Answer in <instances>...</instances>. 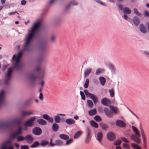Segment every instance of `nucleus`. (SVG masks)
I'll return each mask as SVG.
<instances>
[{
  "label": "nucleus",
  "instance_id": "1",
  "mask_svg": "<svg viewBox=\"0 0 149 149\" xmlns=\"http://www.w3.org/2000/svg\"><path fill=\"white\" fill-rule=\"evenodd\" d=\"M40 24L37 22L35 23L32 27L31 30L28 33L24 39L25 41L24 45L23 48V50L30 51L31 50L30 45V41L34 36L36 31L38 29Z\"/></svg>",
  "mask_w": 149,
  "mask_h": 149
},
{
  "label": "nucleus",
  "instance_id": "2",
  "mask_svg": "<svg viewBox=\"0 0 149 149\" xmlns=\"http://www.w3.org/2000/svg\"><path fill=\"white\" fill-rule=\"evenodd\" d=\"M22 133V128L21 127H19L16 131L11 134V137L12 139L16 138L17 141L18 142L23 141L25 140L24 137L21 136H17V135L21 134Z\"/></svg>",
  "mask_w": 149,
  "mask_h": 149
},
{
  "label": "nucleus",
  "instance_id": "3",
  "mask_svg": "<svg viewBox=\"0 0 149 149\" xmlns=\"http://www.w3.org/2000/svg\"><path fill=\"white\" fill-rule=\"evenodd\" d=\"M11 142V140L6 141L1 144L0 149H14L13 147L10 146Z\"/></svg>",
  "mask_w": 149,
  "mask_h": 149
},
{
  "label": "nucleus",
  "instance_id": "4",
  "mask_svg": "<svg viewBox=\"0 0 149 149\" xmlns=\"http://www.w3.org/2000/svg\"><path fill=\"white\" fill-rule=\"evenodd\" d=\"M84 92L86 95L88 96L90 98L93 100L95 104H96L98 100L96 95L88 92L87 90H84Z\"/></svg>",
  "mask_w": 149,
  "mask_h": 149
},
{
  "label": "nucleus",
  "instance_id": "5",
  "mask_svg": "<svg viewBox=\"0 0 149 149\" xmlns=\"http://www.w3.org/2000/svg\"><path fill=\"white\" fill-rule=\"evenodd\" d=\"M53 139H50V145L51 146H61L63 145V141L59 139H56L55 140L54 142H53Z\"/></svg>",
  "mask_w": 149,
  "mask_h": 149
},
{
  "label": "nucleus",
  "instance_id": "6",
  "mask_svg": "<svg viewBox=\"0 0 149 149\" xmlns=\"http://www.w3.org/2000/svg\"><path fill=\"white\" fill-rule=\"evenodd\" d=\"M21 116L23 117H25L27 116L34 114L33 111L31 110L30 111H22L20 113Z\"/></svg>",
  "mask_w": 149,
  "mask_h": 149
},
{
  "label": "nucleus",
  "instance_id": "7",
  "mask_svg": "<svg viewBox=\"0 0 149 149\" xmlns=\"http://www.w3.org/2000/svg\"><path fill=\"white\" fill-rule=\"evenodd\" d=\"M86 130L87 135L85 139V143H88L90 141L92 136L89 128L87 127Z\"/></svg>",
  "mask_w": 149,
  "mask_h": 149
},
{
  "label": "nucleus",
  "instance_id": "8",
  "mask_svg": "<svg viewBox=\"0 0 149 149\" xmlns=\"http://www.w3.org/2000/svg\"><path fill=\"white\" fill-rule=\"evenodd\" d=\"M140 136V134H139V136H137L136 134H132L131 136V138L135 142L139 144L140 143V140L139 138Z\"/></svg>",
  "mask_w": 149,
  "mask_h": 149
},
{
  "label": "nucleus",
  "instance_id": "9",
  "mask_svg": "<svg viewBox=\"0 0 149 149\" xmlns=\"http://www.w3.org/2000/svg\"><path fill=\"white\" fill-rule=\"evenodd\" d=\"M25 140L28 143H31L34 140V138L32 135L29 134L24 137Z\"/></svg>",
  "mask_w": 149,
  "mask_h": 149
},
{
  "label": "nucleus",
  "instance_id": "10",
  "mask_svg": "<svg viewBox=\"0 0 149 149\" xmlns=\"http://www.w3.org/2000/svg\"><path fill=\"white\" fill-rule=\"evenodd\" d=\"M33 133L36 135H39L42 133L41 129L38 127H35L32 130Z\"/></svg>",
  "mask_w": 149,
  "mask_h": 149
},
{
  "label": "nucleus",
  "instance_id": "11",
  "mask_svg": "<svg viewBox=\"0 0 149 149\" xmlns=\"http://www.w3.org/2000/svg\"><path fill=\"white\" fill-rule=\"evenodd\" d=\"M107 139L110 141H113L115 139L116 136L115 134L111 132H109L107 134Z\"/></svg>",
  "mask_w": 149,
  "mask_h": 149
},
{
  "label": "nucleus",
  "instance_id": "12",
  "mask_svg": "<svg viewBox=\"0 0 149 149\" xmlns=\"http://www.w3.org/2000/svg\"><path fill=\"white\" fill-rule=\"evenodd\" d=\"M104 111L106 116L109 117L111 118L113 116V113L107 107L104 109Z\"/></svg>",
  "mask_w": 149,
  "mask_h": 149
},
{
  "label": "nucleus",
  "instance_id": "13",
  "mask_svg": "<svg viewBox=\"0 0 149 149\" xmlns=\"http://www.w3.org/2000/svg\"><path fill=\"white\" fill-rule=\"evenodd\" d=\"M116 125L120 127H124L126 126V124L122 120H118L116 122Z\"/></svg>",
  "mask_w": 149,
  "mask_h": 149
},
{
  "label": "nucleus",
  "instance_id": "14",
  "mask_svg": "<svg viewBox=\"0 0 149 149\" xmlns=\"http://www.w3.org/2000/svg\"><path fill=\"white\" fill-rule=\"evenodd\" d=\"M101 102L102 104L103 105L107 106L110 104L111 101L107 98L104 97L102 99Z\"/></svg>",
  "mask_w": 149,
  "mask_h": 149
},
{
  "label": "nucleus",
  "instance_id": "15",
  "mask_svg": "<svg viewBox=\"0 0 149 149\" xmlns=\"http://www.w3.org/2000/svg\"><path fill=\"white\" fill-rule=\"evenodd\" d=\"M10 126L9 123H0V129L1 128H9Z\"/></svg>",
  "mask_w": 149,
  "mask_h": 149
},
{
  "label": "nucleus",
  "instance_id": "16",
  "mask_svg": "<svg viewBox=\"0 0 149 149\" xmlns=\"http://www.w3.org/2000/svg\"><path fill=\"white\" fill-rule=\"evenodd\" d=\"M42 117L44 119L48 121L49 123H52L54 122L53 119L52 117H49L48 115L45 114L43 115Z\"/></svg>",
  "mask_w": 149,
  "mask_h": 149
},
{
  "label": "nucleus",
  "instance_id": "17",
  "mask_svg": "<svg viewBox=\"0 0 149 149\" xmlns=\"http://www.w3.org/2000/svg\"><path fill=\"white\" fill-rule=\"evenodd\" d=\"M92 71V69L91 68H88L86 69L84 71V76L86 77L88 76L91 73Z\"/></svg>",
  "mask_w": 149,
  "mask_h": 149
},
{
  "label": "nucleus",
  "instance_id": "18",
  "mask_svg": "<svg viewBox=\"0 0 149 149\" xmlns=\"http://www.w3.org/2000/svg\"><path fill=\"white\" fill-rule=\"evenodd\" d=\"M139 28L140 31L143 33L145 34L147 33V31L146 28L143 24H141L140 25Z\"/></svg>",
  "mask_w": 149,
  "mask_h": 149
},
{
  "label": "nucleus",
  "instance_id": "19",
  "mask_svg": "<svg viewBox=\"0 0 149 149\" xmlns=\"http://www.w3.org/2000/svg\"><path fill=\"white\" fill-rule=\"evenodd\" d=\"M103 137V134L101 132H98L97 136V139L100 142L102 141Z\"/></svg>",
  "mask_w": 149,
  "mask_h": 149
},
{
  "label": "nucleus",
  "instance_id": "20",
  "mask_svg": "<svg viewBox=\"0 0 149 149\" xmlns=\"http://www.w3.org/2000/svg\"><path fill=\"white\" fill-rule=\"evenodd\" d=\"M59 136L60 139L64 140H67L69 139V137L68 135L64 134H60Z\"/></svg>",
  "mask_w": 149,
  "mask_h": 149
},
{
  "label": "nucleus",
  "instance_id": "21",
  "mask_svg": "<svg viewBox=\"0 0 149 149\" xmlns=\"http://www.w3.org/2000/svg\"><path fill=\"white\" fill-rule=\"evenodd\" d=\"M66 123L68 125H72L74 124L75 122V120L72 118H69L65 120Z\"/></svg>",
  "mask_w": 149,
  "mask_h": 149
},
{
  "label": "nucleus",
  "instance_id": "22",
  "mask_svg": "<svg viewBox=\"0 0 149 149\" xmlns=\"http://www.w3.org/2000/svg\"><path fill=\"white\" fill-rule=\"evenodd\" d=\"M37 121L38 123L42 125H46L47 123L46 121L42 119L37 120Z\"/></svg>",
  "mask_w": 149,
  "mask_h": 149
},
{
  "label": "nucleus",
  "instance_id": "23",
  "mask_svg": "<svg viewBox=\"0 0 149 149\" xmlns=\"http://www.w3.org/2000/svg\"><path fill=\"white\" fill-rule=\"evenodd\" d=\"M16 61V64L14 66V68L17 69L18 70H20L22 68V65L20 63L19 61Z\"/></svg>",
  "mask_w": 149,
  "mask_h": 149
},
{
  "label": "nucleus",
  "instance_id": "24",
  "mask_svg": "<svg viewBox=\"0 0 149 149\" xmlns=\"http://www.w3.org/2000/svg\"><path fill=\"white\" fill-rule=\"evenodd\" d=\"M134 23L136 26H138L139 24V19L137 17H135L133 19Z\"/></svg>",
  "mask_w": 149,
  "mask_h": 149
},
{
  "label": "nucleus",
  "instance_id": "25",
  "mask_svg": "<svg viewBox=\"0 0 149 149\" xmlns=\"http://www.w3.org/2000/svg\"><path fill=\"white\" fill-rule=\"evenodd\" d=\"M35 71L40 72V73L42 74V77L43 76V75L44 74V70L43 69H40V66H37L35 69Z\"/></svg>",
  "mask_w": 149,
  "mask_h": 149
},
{
  "label": "nucleus",
  "instance_id": "26",
  "mask_svg": "<svg viewBox=\"0 0 149 149\" xmlns=\"http://www.w3.org/2000/svg\"><path fill=\"white\" fill-rule=\"evenodd\" d=\"M109 108L113 113L116 114L117 113V108L116 107H114L113 106H110Z\"/></svg>",
  "mask_w": 149,
  "mask_h": 149
},
{
  "label": "nucleus",
  "instance_id": "27",
  "mask_svg": "<svg viewBox=\"0 0 149 149\" xmlns=\"http://www.w3.org/2000/svg\"><path fill=\"white\" fill-rule=\"evenodd\" d=\"M52 130L54 132H56L59 128L58 125L56 123H54L52 125Z\"/></svg>",
  "mask_w": 149,
  "mask_h": 149
},
{
  "label": "nucleus",
  "instance_id": "28",
  "mask_svg": "<svg viewBox=\"0 0 149 149\" xmlns=\"http://www.w3.org/2000/svg\"><path fill=\"white\" fill-rule=\"evenodd\" d=\"M104 71V70L101 68H98L96 70L95 72L96 75H98Z\"/></svg>",
  "mask_w": 149,
  "mask_h": 149
},
{
  "label": "nucleus",
  "instance_id": "29",
  "mask_svg": "<svg viewBox=\"0 0 149 149\" xmlns=\"http://www.w3.org/2000/svg\"><path fill=\"white\" fill-rule=\"evenodd\" d=\"M123 12L124 14H129L131 13V10L127 7H125L124 8Z\"/></svg>",
  "mask_w": 149,
  "mask_h": 149
},
{
  "label": "nucleus",
  "instance_id": "30",
  "mask_svg": "<svg viewBox=\"0 0 149 149\" xmlns=\"http://www.w3.org/2000/svg\"><path fill=\"white\" fill-rule=\"evenodd\" d=\"M12 71V69L11 68H9L7 72V73L6 75V77H11V72Z\"/></svg>",
  "mask_w": 149,
  "mask_h": 149
},
{
  "label": "nucleus",
  "instance_id": "31",
  "mask_svg": "<svg viewBox=\"0 0 149 149\" xmlns=\"http://www.w3.org/2000/svg\"><path fill=\"white\" fill-rule=\"evenodd\" d=\"M99 80L102 86L104 85L106 82V79L103 77H100L99 78Z\"/></svg>",
  "mask_w": 149,
  "mask_h": 149
},
{
  "label": "nucleus",
  "instance_id": "32",
  "mask_svg": "<svg viewBox=\"0 0 149 149\" xmlns=\"http://www.w3.org/2000/svg\"><path fill=\"white\" fill-rule=\"evenodd\" d=\"M33 125V123H32L30 120H27L24 124L26 126H28L29 127H32Z\"/></svg>",
  "mask_w": 149,
  "mask_h": 149
},
{
  "label": "nucleus",
  "instance_id": "33",
  "mask_svg": "<svg viewBox=\"0 0 149 149\" xmlns=\"http://www.w3.org/2000/svg\"><path fill=\"white\" fill-rule=\"evenodd\" d=\"M13 123L15 124L20 125L22 123V121L19 119H16L13 120Z\"/></svg>",
  "mask_w": 149,
  "mask_h": 149
},
{
  "label": "nucleus",
  "instance_id": "34",
  "mask_svg": "<svg viewBox=\"0 0 149 149\" xmlns=\"http://www.w3.org/2000/svg\"><path fill=\"white\" fill-rule=\"evenodd\" d=\"M132 147L134 149H141V147L139 145L134 143H132L131 144Z\"/></svg>",
  "mask_w": 149,
  "mask_h": 149
},
{
  "label": "nucleus",
  "instance_id": "35",
  "mask_svg": "<svg viewBox=\"0 0 149 149\" xmlns=\"http://www.w3.org/2000/svg\"><path fill=\"white\" fill-rule=\"evenodd\" d=\"M4 91L3 90H1V93H0V103H2L3 102V99L4 97Z\"/></svg>",
  "mask_w": 149,
  "mask_h": 149
},
{
  "label": "nucleus",
  "instance_id": "36",
  "mask_svg": "<svg viewBox=\"0 0 149 149\" xmlns=\"http://www.w3.org/2000/svg\"><path fill=\"white\" fill-rule=\"evenodd\" d=\"M91 125L93 127L95 128H98V126L97 123L93 120H91L90 121Z\"/></svg>",
  "mask_w": 149,
  "mask_h": 149
},
{
  "label": "nucleus",
  "instance_id": "37",
  "mask_svg": "<svg viewBox=\"0 0 149 149\" xmlns=\"http://www.w3.org/2000/svg\"><path fill=\"white\" fill-rule=\"evenodd\" d=\"M82 134L81 131H78L77 132L74 136V139H77Z\"/></svg>",
  "mask_w": 149,
  "mask_h": 149
},
{
  "label": "nucleus",
  "instance_id": "38",
  "mask_svg": "<svg viewBox=\"0 0 149 149\" xmlns=\"http://www.w3.org/2000/svg\"><path fill=\"white\" fill-rule=\"evenodd\" d=\"M40 144L39 142L38 141L34 142L33 144L31 145L30 147L31 148H34L38 146Z\"/></svg>",
  "mask_w": 149,
  "mask_h": 149
},
{
  "label": "nucleus",
  "instance_id": "39",
  "mask_svg": "<svg viewBox=\"0 0 149 149\" xmlns=\"http://www.w3.org/2000/svg\"><path fill=\"white\" fill-rule=\"evenodd\" d=\"M141 133L142 137L143 143H146L147 141L146 140V136L143 131L142 130H141Z\"/></svg>",
  "mask_w": 149,
  "mask_h": 149
},
{
  "label": "nucleus",
  "instance_id": "40",
  "mask_svg": "<svg viewBox=\"0 0 149 149\" xmlns=\"http://www.w3.org/2000/svg\"><path fill=\"white\" fill-rule=\"evenodd\" d=\"M49 143L48 142L47 140H42L40 143V144L42 146H45L47 145Z\"/></svg>",
  "mask_w": 149,
  "mask_h": 149
},
{
  "label": "nucleus",
  "instance_id": "41",
  "mask_svg": "<svg viewBox=\"0 0 149 149\" xmlns=\"http://www.w3.org/2000/svg\"><path fill=\"white\" fill-rule=\"evenodd\" d=\"M87 103L88 106L90 108H92L93 106V102L90 100H87Z\"/></svg>",
  "mask_w": 149,
  "mask_h": 149
},
{
  "label": "nucleus",
  "instance_id": "42",
  "mask_svg": "<svg viewBox=\"0 0 149 149\" xmlns=\"http://www.w3.org/2000/svg\"><path fill=\"white\" fill-rule=\"evenodd\" d=\"M88 113L90 116L93 115L96 113V110L95 109L91 110L88 111Z\"/></svg>",
  "mask_w": 149,
  "mask_h": 149
},
{
  "label": "nucleus",
  "instance_id": "43",
  "mask_svg": "<svg viewBox=\"0 0 149 149\" xmlns=\"http://www.w3.org/2000/svg\"><path fill=\"white\" fill-rule=\"evenodd\" d=\"M22 54V52H19L17 54V56L16 58L15 59L16 61H19L20 58L21 57Z\"/></svg>",
  "mask_w": 149,
  "mask_h": 149
},
{
  "label": "nucleus",
  "instance_id": "44",
  "mask_svg": "<svg viewBox=\"0 0 149 149\" xmlns=\"http://www.w3.org/2000/svg\"><path fill=\"white\" fill-rule=\"evenodd\" d=\"M22 54V52H19L17 54V56L16 58L15 59L16 61H19L20 58L21 57Z\"/></svg>",
  "mask_w": 149,
  "mask_h": 149
},
{
  "label": "nucleus",
  "instance_id": "45",
  "mask_svg": "<svg viewBox=\"0 0 149 149\" xmlns=\"http://www.w3.org/2000/svg\"><path fill=\"white\" fill-rule=\"evenodd\" d=\"M100 125L101 128L104 130L106 129L108 127V126L106 124H105L103 123H100Z\"/></svg>",
  "mask_w": 149,
  "mask_h": 149
},
{
  "label": "nucleus",
  "instance_id": "46",
  "mask_svg": "<svg viewBox=\"0 0 149 149\" xmlns=\"http://www.w3.org/2000/svg\"><path fill=\"white\" fill-rule=\"evenodd\" d=\"M54 119L55 122L59 123L61 121V118L58 116H56L54 117Z\"/></svg>",
  "mask_w": 149,
  "mask_h": 149
},
{
  "label": "nucleus",
  "instance_id": "47",
  "mask_svg": "<svg viewBox=\"0 0 149 149\" xmlns=\"http://www.w3.org/2000/svg\"><path fill=\"white\" fill-rule=\"evenodd\" d=\"M132 128L134 132L136 134L137 136H139L140 134L138 132L137 129L136 127L133 126H132Z\"/></svg>",
  "mask_w": 149,
  "mask_h": 149
},
{
  "label": "nucleus",
  "instance_id": "48",
  "mask_svg": "<svg viewBox=\"0 0 149 149\" xmlns=\"http://www.w3.org/2000/svg\"><path fill=\"white\" fill-rule=\"evenodd\" d=\"M109 92L110 93V95L111 97H113L114 95L113 89V88H111L109 90Z\"/></svg>",
  "mask_w": 149,
  "mask_h": 149
},
{
  "label": "nucleus",
  "instance_id": "49",
  "mask_svg": "<svg viewBox=\"0 0 149 149\" xmlns=\"http://www.w3.org/2000/svg\"><path fill=\"white\" fill-rule=\"evenodd\" d=\"M122 146L125 149H130V146L128 144L125 143L123 144Z\"/></svg>",
  "mask_w": 149,
  "mask_h": 149
},
{
  "label": "nucleus",
  "instance_id": "50",
  "mask_svg": "<svg viewBox=\"0 0 149 149\" xmlns=\"http://www.w3.org/2000/svg\"><path fill=\"white\" fill-rule=\"evenodd\" d=\"M94 118L97 122H100L102 120V119L100 117L97 115L95 116L94 117Z\"/></svg>",
  "mask_w": 149,
  "mask_h": 149
},
{
  "label": "nucleus",
  "instance_id": "51",
  "mask_svg": "<svg viewBox=\"0 0 149 149\" xmlns=\"http://www.w3.org/2000/svg\"><path fill=\"white\" fill-rule=\"evenodd\" d=\"M89 83V80L88 79H87L86 80L85 83L84 85V87L85 88H87L88 87Z\"/></svg>",
  "mask_w": 149,
  "mask_h": 149
},
{
  "label": "nucleus",
  "instance_id": "52",
  "mask_svg": "<svg viewBox=\"0 0 149 149\" xmlns=\"http://www.w3.org/2000/svg\"><path fill=\"white\" fill-rule=\"evenodd\" d=\"M121 140H120L119 139H118V140H116V141L114 142L113 143L116 146V145H120L121 144Z\"/></svg>",
  "mask_w": 149,
  "mask_h": 149
},
{
  "label": "nucleus",
  "instance_id": "53",
  "mask_svg": "<svg viewBox=\"0 0 149 149\" xmlns=\"http://www.w3.org/2000/svg\"><path fill=\"white\" fill-rule=\"evenodd\" d=\"M10 77H6L5 80L4 81V84H7L9 82L10 79Z\"/></svg>",
  "mask_w": 149,
  "mask_h": 149
},
{
  "label": "nucleus",
  "instance_id": "54",
  "mask_svg": "<svg viewBox=\"0 0 149 149\" xmlns=\"http://www.w3.org/2000/svg\"><path fill=\"white\" fill-rule=\"evenodd\" d=\"M80 94L81 97V99L83 100H85L86 99V97L84 92L82 91H80Z\"/></svg>",
  "mask_w": 149,
  "mask_h": 149
},
{
  "label": "nucleus",
  "instance_id": "55",
  "mask_svg": "<svg viewBox=\"0 0 149 149\" xmlns=\"http://www.w3.org/2000/svg\"><path fill=\"white\" fill-rule=\"evenodd\" d=\"M73 141V140L72 139H68V140H67L66 141L65 144L66 145H68L69 144H70Z\"/></svg>",
  "mask_w": 149,
  "mask_h": 149
},
{
  "label": "nucleus",
  "instance_id": "56",
  "mask_svg": "<svg viewBox=\"0 0 149 149\" xmlns=\"http://www.w3.org/2000/svg\"><path fill=\"white\" fill-rule=\"evenodd\" d=\"M121 139L124 142H125L129 143V141L125 138L124 137H120Z\"/></svg>",
  "mask_w": 149,
  "mask_h": 149
},
{
  "label": "nucleus",
  "instance_id": "57",
  "mask_svg": "<svg viewBox=\"0 0 149 149\" xmlns=\"http://www.w3.org/2000/svg\"><path fill=\"white\" fill-rule=\"evenodd\" d=\"M21 149H29V146L26 145H22L21 146Z\"/></svg>",
  "mask_w": 149,
  "mask_h": 149
},
{
  "label": "nucleus",
  "instance_id": "58",
  "mask_svg": "<svg viewBox=\"0 0 149 149\" xmlns=\"http://www.w3.org/2000/svg\"><path fill=\"white\" fill-rule=\"evenodd\" d=\"M134 13H135L136 15H138V16H141V14L137 10V9H136L134 8Z\"/></svg>",
  "mask_w": 149,
  "mask_h": 149
},
{
  "label": "nucleus",
  "instance_id": "59",
  "mask_svg": "<svg viewBox=\"0 0 149 149\" xmlns=\"http://www.w3.org/2000/svg\"><path fill=\"white\" fill-rule=\"evenodd\" d=\"M43 60V58L42 57H40L38 58L36 61L37 63H40Z\"/></svg>",
  "mask_w": 149,
  "mask_h": 149
},
{
  "label": "nucleus",
  "instance_id": "60",
  "mask_svg": "<svg viewBox=\"0 0 149 149\" xmlns=\"http://www.w3.org/2000/svg\"><path fill=\"white\" fill-rule=\"evenodd\" d=\"M36 119V117L35 116H33L30 118V119L29 120L31 122L33 123V121H34Z\"/></svg>",
  "mask_w": 149,
  "mask_h": 149
},
{
  "label": "nucleus",
  "instance_id": "61",
  "mask_svg": "<svg viewBox=\"0 0 149 149\" xmlns=\"http://www.w3.org/2000/svg\"><path fill=\"white\" fill-rule=\"evenodd\" d=\"M143 53L146 56V57L149 59V52L147 51H145L143 52Z\"/></svg>",
  "mask_w": 149,
  "mask_h": 149
},
{
  "label": "nucleus",
  "instance_id": "62",
  "mask_svg": "<svg viewBox=\"0 0 149 149\" xmlns=\"http://www.w3.org/2000/svg\"><path fill=\"white\" fill-rule=\"evenodd\" d=\"M36 77H37L36 76L34 75L33 74L31 75L30 77L31 79L33 80H34L36 79Z\"/></svg>",
  "mask_w": 149,
  "mask_h": 149
},
{
  "label": "nucleus",
  "instance_id": "63",
  "mask_svg": "<svg viewBox=\"0 0 149 149\" xmlns=\"http://www.w3.org/2000/svg\"><path fill=\"white\" fill-rule=\"evenodd\" d=\"M145 15L147 17H149V12L147 11H145L144 12Z\"/></svg>",
  "mask_w": 149,
  "mask_h": 149
},
{
  "label": "nucleus",
  "instance_id": "64",
  "mask_svg": "<svg viewBox=\"0 0 149 149\" xmlns=\"http://www.w3.org/2000/svg\"><path fill=\"white\" fill-rule=\"evenodd\" d=\"M56 40V37L54 36H52L51 38V40L52 42H54Z\"/></svg>",
  "mask_w": 149,
  "mask_h": 149
}]
</instances>
